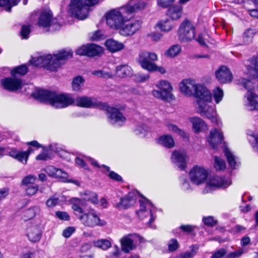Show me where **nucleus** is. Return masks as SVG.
I'll use <instances>...</instances> for the list:
<instances>
[{
    "label": "nucleus",
    "mask_w": 258,
    "mask_h": 258,
    "mask_svg": "<svg viewBox=\"0 0 258 258\" xmlns=\"http://www.w3.org/2000/svg\"><path fill=\"white\" fill-rule=\"evenodd\" d=\"M81 197L82 199L85 201H89L93 204H97L98 200L96 193L90 191H85L81 193Z\"/></svg>",
    "instance_id": "nucleus-35"
},
{
    "label": "nucleus",
    "mask_w": 258,
    "mask_h": 258,
    "mask_svg": "<svg viewBox=\"0 0 258 258\" xmlns=\"http://www.w3.org/2000/svg\"><path fill=\"white\" fill-rule=\"evenodd\" d=\"M209 172L208 170L200 166H195L189 173L191 181L196 185H200L205 182L207 178Z\"/></svg>",
    "instance_id": "nucleus-13"
},
{
    "label": "nucleus",
    "mask_w": 258,
    "mask_h": 258,
    "mask_svg": "<svg viewBox=\"0 0 258 258\" xmlns=\"http://www.w3.org/2000/svg\"><path fill=\"white\" fill-rule=\"evenodd\" d=\"M165 126L168 131L176 134L181 137L184 138L186 137L185 133L175 124L168 122L166 124Z\"/></svg>",
    "instance_id": "nucleus-39"
},
{
    "label": "nucleus",
    "mask_w": 258,
    "mask_h": 258,
    "mask_svg": "<svg viewBox=\"0 0 258 258\" xmlns=\"http://www.w3.org/2000/svg\"><path fill=\"white\" fill-rule=\"evenodd\" d=\"M156 27L162 32H168L174 27L173 22L168 18L160 20L156 24Z\"/></svg>",
    "instance_id": "nucleus-29"
},
{
    "label": "nucleus",
    "mask_w": 258,
    "mask_h": 258,
    "mask_svg": "<svg viewBox=\"0 0 258 258\" xmlns=\"http://www.w3.org/2000/svg\"><path fill=\"white\" fill-rule=\"evenodd\" d=\"M190 248L191 251L181 253L178 255V258H192L197 253V250L199 247L196 245H192Z\"/></svg>",
    "instance_id": "nucleus-45"
},
{
    "label": "nucleus",
    "mask_w": 258,
    "mask_h": 258,
    "mask_svg": "<svg viewBox=\"0 0 258 258\" xmlns=\"http://www.w3.org/2000/svg\"><path fill=\"white\" fill-rule=\"evenodd\" d=\"M92 74L94 76L104 79H110L114 77L112 72L105 67L101 70L93 71Z\"/></svg>",
    "instance_id": "nucleus-34"
},
{
    "label": "nucleus",
    "mask_w": 258,
    "mask_h": 258,
    "mask_svg": "<svg viewBox=\"0 0 258 258\" xmlns=\"http://www.w3.org/2000/svg\"><path fill=\"white\" fill-rule=\"evenodd\" d=\"M135 235H128L123 237L120 240L121 249L123 251L128 253L135 248L136 245L134 243Z\"/></svg>",
    "instance_id": "nucleus-24"
},
{
    "label": "nucleus",
    "mask_w": 258,
    "mask_h": 258,
    "mask_svg": "<svg viewBox=\"0 0 258 258\" xmlns=\"http://www.w3.org/2000/svg\"><path fill=\"white\" fill-rule=\"evenodd\" d=\"M26 235L29 240L32 242H36L41 237V232L39 227L36 225L31 226L27 228Z\"/></svg>",
    "instance_id": "nucleus-25"
},
{
    "label": "nucleus",
    "mask_w": 258,
    "mask_h": 258,
    "mask_svg": "<svg viewBox=\"0 0 258 258\" xmlns=\"http://www.w3.org/2000/svg\"><path fill=\"white\" fill-rule=\"evenodd\" d=\"M214 167L217 170H222L226 168L225 161L221 158L215 156L214 158Z\"/></svg>",
    "instance_id": "nucleus-48"
},
{
    "label": "nucleus",
    "mask_w": 258,
    "mask_h": 258,
    "mask_svg": "<svg viewBox=\"0 0 258 258\" xmlns=\"http://www.w3.org/2000/svg\"><path fill=\"white\" fill-rule=\"evenodd\" d=\"M1 83L4 89L11 92H16L24 85L23 81L16 76L5 78L1 80Z\"/></svg>",
    "instance_id": "nucleus-14"
},
{
    "label": "nucleus",
    "mask_w": 258,
    "mask_h": 258,
    "mask_svg": "<svg viewBox=\"0 0 258 258\" xmlns=\"http://www.w3.org/2000/svg\"><path fill=\"white\" fill-rule=\"evenodd\" d=\"M75 229L73 227H69L65 229L62 232V235L66 238H69L75 231Z\"/></svg>",
    "instance_id": "nucleus-61"
},
{
    "label": "nucleus",
    "mask_w": 258,
    "mask_h": 258,
    "mask_svg": "<svg viewBox=\"0 0 258 258\" xmlns=\"http://www.w3.org/2000/svg\"><path fill=\"white\" fill-rule=\"evenodd\" d=\"M207 35L205 34H201L199 35L198 38L197 39V41L198 43L203 46H207Z\"/></svg>",
    "instance_id": "nucleus-59"
},
{
    "label": "nucleus",
    "mask_w": 258,
    "mask_h": 258,
    "mask_svg": "<svg viewBox=\"0 0 258 258\" xmlns=\"http://www.w3.org/2000/svg\"><path fill=\"white\" fill-rule=\"evenodd\" d=\"M188 157L183 150H176L172 152L171 160L180 169L183 170L186 165Z\"/></svg>",
    "instance_id": "nucleus-18"
},
{
    "label": "nucleus",
    "mask_w": 258,
    "mask_h": 258,
    "mask_svg": "<svg viewBox=\"0 0 258 258\" xmlns=\"http://www.w3.org/2000/svg\"><path fill=\"white\" fill-rule=\"evenodd\" d=\"M213 95L215 102L219 104L223 98V91L220 87H216L213 90Z\"/></svg>",
    "instance_id": "nucleus-46"
},
{
    "label": "nucleus",
    "mask_w": 258,
    "mask_h": 258,
    "mask_svg": "<svg viewBox=\"0 0 258 258\" xmlns=\"http://www.w3.org/2000/svg\"><path fill=\"white\" fill-rule=\"evenodd\" d=\"M20 0H0V7L5 8V10L10 12L11 8L16 6Z\"/></svg>",
    "instance_id": "nucleus-40"
},
{
    "label": "nucleus",
    "mask_w": 258,
    "mask_h": 258,
    "mask_svg": "<svg viewBox=\"0 0 258 258\" xmlns=\"http://www.w3.org/2000/svg\"><path fill=\"white\" fill-rule=\"evenodd\" d=\"M207 140L210 145L215 149L218 144L222 143L223 136L220 131L216 128H213L211 130Z\"/></svg>",
    "instance_id": "nucleus-21"
},
{
    "label": "nucleus",
    "mask_w": 258,
    "mask_h": 258,
    "mask_svg": "<svg viewBox=\"0 0 258 258\" xmlns=\"http://www.w3.org/2000/svg\"><path fill=\"white\" fill-rule=\"evenodd\" d=\"M179 246L177 240L175 239H171L168 244V249L170 252L176 250Z\"/></svg>",
    "instance_id": "nucleus-50"
},
{
    "label": "nucleus",
    "mask_w": 258,
    "mask_h": 258,
    "mask_svg": "<svg viewBox=\"0 0 258 258\" xmlns=\"http://www.w3.org/2000/svg\"><path fill=\"white\" fill-rule=\"evenodd\" d=\"M39 186L38 185L28 186L25 189L26 194L28 196H32L35 195L38 191Z\"/></svg>",
    "instance_id": "nucleus-54"
},
{
    "label": "nucleus",
    "mask_w": 258,
    "mask_h": 258,
    "mask_svg": "<svg viewBox=\"0 0 258 258\" xmlns=\"http://www.w3.org/2000/svg\"><path fill=\"white\" fill-rule=\"evenodd\" d=\"M243 253V251L242 249H240L230 253L227 255L226 258H236L240 256Z\"/></svg>",
    "instance_id": "nucleus-64"
},
{
    "label": "nucleus",
    "mask_w": 258,
    "mask_h": 258,
    "mask_svg": "<svg viewBox=\"0 0 258 258\" xmlns=\"http://www.w3.org/2000/svg\"><path fill=\"white\" fill-rule=\"evenodd\" d=\"M140 209L137 212L139 218L144 220L145 218L149 217V223L151 224L154 221V218L152 212V204L147 199H144L140 201Z\"/></svg>",
    "instance_id": "nucleus-17"
},
{
    "label": "nucleus",
    "mask_w": 258,
    "mask_h": 258,
    "mask_svg": "<svg viewBox=\"0 0 258 258\" xmlns=\"http://www.w3.org/2000/svg\"><path fill=\"white\" fill-rule=\"evenodd\" d=\"M105 45L107 49L112 52H117L124 48V45L122 43L112 39L107 40L105 42Z\"/></svg>",
    "instance_id": "nucleus-31"
},
{
    "label": "nucleus",
    "mask_w": 258,
    "mask_h": 258,
    "mask_svg": "<svg viewBox=\"0 0 258 258\" xmlns=\"http://www.w3.org/2000/svg\"><path fill=\"white\" fill-rule=\"evenodd\" d=\"M146 3L144 2H139L137 3L132 5L131 4L126 5L127 10H130V14H132L138 10H142L146 6Z\"/></svg>",
    "instance_id": "nucleus-41"
},
{
    "label": "nucleus",
    "mask_w": 258,
    "mask_h": 258,
    "mask_svg": "<svg viewBox=\"0 0 258 258\" xmlns=\"http://www.w3.org/2000/svg\"><path fill=\"white\" fill-rule=\"evenodd\" d=\"M94 244L95 246L103 250L107 249L111 245V243L109 240L103 239L94 241Z\"/></svg>",
    "instance_id": "nucleus-42"
},
{
    "label": "nucleus",
    "mask_w": 258,
    "mask_h": 258,
    "mask_svg": "<svg viewBox=\"0 0 258 258\" xmlns=\"http://www.w3.org/2000/svg\"><path fill=\"white\" fill-rule=\"evenodd\" d=\"M182 11V7L181 6L175 5L168 8L166 15L173 21L178 20L181 17Z\"/></svg>",
    "instance_id": "nucleus-26"
},
{
    "label": "nucleus",
    "mask_w": 258,
    "mask_h": 258,
    "mask_svg": "<svg viewBox=\"0 0 258 258\" xmlns=\"http://www.w3.org/2000/svg\"><path fill=\"white\" fill-rule=\"evenodd\" d=\"M152 41H159L162 38V34L160 33L152 32L148 35Z\"/></svg>",
    "instance_id": "nucleus-58"
},
{
    "label": "nucleus",
    "mask_w": 258,
    "mask_h": 258,
    "mask_svg": "<svg viewBox=\"0 0 258 258\" xmlns=\"http://www.w3.org/2000/svg\"><path fill=\"white\" fill-rule=\"evenodd\" d=\"M72 208L74 211L79 214H83L84 211L81 206L83 205V202L82 200L74 198L71 199Z\"/></svg>",
    "instance_id": "nucleus-36"
},
{
    "label": "nucleus",
    "mask_w": 258,
    "mask_h": 258,
    "mask_svg": "<svg viewBox=\"0 0 258 258\" xmlns=\"http://www.w3.org/2000/svg\"><path fill=\"white\" fill-rule=\"evenodd\" d=\"M39 212V208L37 206L30 208L23 212V217L25 220L33 218Z\"/></svg>",
    "instance_id": "nucleus-37"
},
{
    "label": "nucleus",
    "mask_w": 258,
    "mask_h": 258,
    "mask_svg": "<svg viewBox=\"0 0 258 258\" xmlns=\"http://www.w3.org/2000/svg\"><path fill=\"white\" fill-rule=\"evenodd\" d=\"M66 201V198L62 195L55 194L46 201V204L47 207L52 208Z\"/></svg>",
    "instance_id": "nucleus-33"
},
{
    "label": "nucleus",
    "mask_w": 258,
    "mask_h": 258,
    "mask_svg": "<svg viewBox=\"0 0 258 258\" xmlns=\"http://www.w3.org/2000/svg\"><path fill=\"white\" fill-rule=\"evenodd\" d=\"M36 180V177L32 175H29L25 177L22 180V184L28 186L29 184H34Z\"/></svg>",
    "instance_id": "nucleus-51"
},
{
    "label": "nucleus",
    "mask_w": 258,
    "mask_h": 258,
    "mask_svg": "<svg viewBox=\"0 0 258 258\" xmlns=\"http://www.w3.org/2000/svg\"><path fill=\"white\" fill-rule=\"evenodd\" d=\"M157 59L158 56L155 53L143 51L139 55L138 62L143 69L149 71L154 68L153 61Z\"/></svg>",
    "instance_id": "nucleus-12"
},
{
    "label": "nucleus",
    "mask_w": 258,
    "mask_h": 258,
    "mask_svg": "<svg viewBox=\"0 0 258 258\" xmlns=\"http://www.w3.org/2000/svg\"><path fill=\"white\" fill-rule=\"evenodd\" d=\"M231 184V181L229 179L219 176H214L207 180L206 186L204 191L205 193L211 192L220 188H226Z\"/></svg>",
    "instance_id": "nucleus-10"
},
{
    "label": "nucleus",
    "mask_w": 258,
    "mask_h": 258,
    "mask_svg": "<svg viewBox=\"0 0 258 258\" xmlns=\"http://www.w3.org/2000/svg\"><path fill=\"white\" fill-rule=\"evenodd\" d=\"M174 1L175 0H157V3L162 8H166L170 6Z\"/></svg>",
    "instance_id": "nucleus-55"
},
{
    "label": "nucleus",
    "mask_w": 258,
    "mask_h": 258,
    "mask_svg": "<svg viewBox=\"0 0 258 258\" xmlns=\"http://www.w3.org/2000/svg\"><path fill=\"white\" fill-rule=\"evenodd\" d=\"M203 221L205 224L209 226H213L217 223L216 221H215L212 216L204 217L203 219Z\"/></svg>",
    "instance_id": "nucleus-56"
},
{
    "label": "nucleus",
    "mask_w": 258,
    "mask_h": 258,
    "mask_svg": "<svg viewBox=\"0 0 258 258\" xmlns=\"http://www.w3.org/2000/svg\"><path fill=\"white\" fill-rule=\"evenodd\" d=\"M189 120L192 124V130L195 133L198 134L208 131V126L202 118L199 117H192Z\"/></svg>",
    "instance_id": "nucleus-23"
},
{
    "label": "nucleus",
    "mask_w": 258,
    "mask_h": 258,
    "mask_svg": "<svg viewBox=\"0 0 258 258\" xmlns=\"http://www.w3.org/2000/svg\"><path fill=\"white\" fill-rule=\"evenodd\" d=\"M148 131V127L145 125H142L141 126H137L135 130L137 135L144 134V133Z\"/></svg>",
    "instance_id": "nucleus-62"
},
{
    "label": "nucleus",
    "mask_w": 258,
    "mask_h": 258,
    "mask_svg": "<svg viewBox=\"0 0 258 258\" xmlns=\"http://www.w3.org/2000/svg\"><path fill=\"white\" fill-rule=\"evenodd\" d=\"M56 216L59 219L63 220H69L70 219L69 215L67 212L57 211L55 213Z\"/></svg>",
    "instance_id": "nucleus-60"
},
{
    "label": "nucleus",
    "mask_w": 258,
    "mask_h": 258,
    "mask_svg": "<svg viewBox=\"0 0 258 258\" xmlns=\"http://www.w3.org/2000/svg\"><path fill=\"white\" fill-rule=\"evenodd\" d=\"M226 252L227 251L225 249L221 248L215 252L211 258H221L226 254Z\"/></svg>",
    "instance_id": "nucleus-57"
},
{
    "label": "nucleus",
    "mask_w": 258,
    "mask_h": 258,
    "mask_svg": "<svg viewBox=\"0 0 258 258\" xmlns=\"http://www.w3.org/2000/svg\"><path fill=\"white\" fill-rule=\"evenodd\" d=\"M155 86L158 90L154 89L152 91V95L154 97L167 102L175 100L172 93L173 88L169 82L162 80L158 82Z\"/></svg>",
    "instance_id": "nucleus-6"
},
{
    "label": "nucleus",
    "mask_w": 258,
    "mask_h": 258,
    "mask_svg": "<svg viewBox=\"0 0 258 258\" xmlns=\"http://www.w3.org/2000/svg\"><path fill=\"white\" fill-rule=\"evenodd\" d=\"M248 139L253 149L258 152V134L249 135Z\"/></svg>",
    "instance_id": "nucleus-47"
},
{
    "label": "nucleus",
    "mask_w": 258,
    "mask_h": 258,
    "mask_svg": "<svg viewBox=\"0 0 258 258\" xmlns=\"http://www.w3.org/2000/svg\"><path fill=\"white\" fill-rule=\"evenodd\" d=\"M31 28L30 25H23L20 32L21 36L23 39H27L29 37Z\"/></svg>",
    "instance_id": "nucleus-53"
},
{
    "label": "nucleus",
    "mask_w": 258,
    "mask_h": 258,
    "mask_svg": "<svg viewBox=\"0 0 258 258\" xmlns=\"http://www.w3.org/2000/svg\"><path fill=\"white\" fill-rule=\"evenodd\" d=\"M130 11L126 5L118 9L111 10L106 15L107 24L111 28L119 29L122 24L128 20Z\"/></svg>",
    "instance_id": "nucleus-5"
},
{
    "label": "nucleus",
    "mask_w": 258,
    "mask_h": 258,
    "mask_svg": "<svg viewBox=\"0 0 258 258\" xmlns=\"http://www.w3.org/2000/svg\"><path fill=\"white\" fill-rule=\"evenodd\" d=\"M115 71L116 75L120 78L130 77L133 74L132 68L127 64H121L117 66Z\"/></svg>",
    "instance_id": "nucleus-28"
},
{
    "label": "nucleus",
    "mask_w": 258,
    "mask_h": 258,
    "mask_svg": "<svg viewBox=\"0 0 258 258\" xmlns=\"http://www.w3.org/2000/svg\"><path fill=\"white\" fill-rule=\"evenodd\" d=\"M102 166L105 168V169L107 172H109V173L108 174V176L111 179H113L116 181H117L122 180V178L119 175H118V174H117L116 173H115L113 171L109 172V168L108 167H107L105 165H103Z\"/></svg>",
    "instance_id": "nucleus-52"
},
{
    "label": "nucleus",
    "mask_w": 258,
    "mask_h": 258,
    "mask_svg": "<svg viewBox=\"0 0 258 258\" xmlns=\"http://www.w3.org/2000/svg\"><path fill=\"white\" fill-rule=\"evenodd\" d=\"M85 80L84 78L80 76L75 77L72 83V87L73 90L75 91H79L81 90V88L83 86Z\"/></svg>",
    "instance_id": "nucleus-38"
},
{
    "label": "nucleus",
    "mask_w": 258,
    "mask_h": 258,
    "mask_svg": "<svg viewBox=\"0 0 258 258\" xmlns=\"http://www.w3.org/2000/svg\"><path fill=\"white\" fill-rule=\"evenodd\" d=\"M178 38L182 42L191 41L195 36V28L191 22L187 20L183 21L178 30Z\"/></svg>",
    "instance_id": "nucleus-11"
},
{
    "label": "nucleus",
    "mask_w": 258,
    "mask_h": 258,
    "mask_svg": "<svg viewBox=\"0 0 258 258\" xmlns=\"http://www.w3.org/2000/svg\"><path fill=\"white\" fill-rule=\"evenodd\" d=\"M79 219L83 225L89 227L103 226L106 224V221L101 220L97 212L92 209L87 210V212L80 216Z\"/></svg>",
    "instance_id": "nucleus-8"
},
{
    "label": "nucleus",
    "mask_w": 258,
    "mask_h": 258,
    "mask_svg": "<svg viewBox=\"0 0 258 258\" xmlns=\"http://www.w3.org/2000/svg\"><path fill=\"white\" fill-rule=\"evenodd\" d=\"M34 150L30 148L27 151H19L16 149H12L9 152V155L13 158L26 164L29 155L33 153Z\"/></svg>",
    "instance_id": "nucleus-22"
},
{
    "label": "nucleus",
    "mask_w": 258,
    "mask_h": 258,
    "mask_svg": "<svg viewBox=\"0 0 258 258\" xmlns=\"http://www.w3.org/2000/svg\"><path fill=\"white\" fill-rule=\"evenodd\" d=\"M181 51V47L177 44L171 46L165 52V54L169 57H174Z\"/></svg>",
    "instance_id": "nucleus-44"
},
{
    "label": "nucleus",
    "mask_w": 258,
    "mask_h": 258,
    "mask_svg": "<svg viewBox=\"0 0 258 258\" xmlns=\"http://www.w3.org/2000/svg\"><path fill=\"white\" fill-rule=\"evenodd\" d=\"M157 141L159 144L167 148H172L175 145L172 137L169 135H163L160 137Z\"/></svg>",
    "instance_id": "nucleus-32"
},
{
    "label": "nucleus",
    "mask_w": 258,
    "mask_h": 258,
    "mask_svg": "<svg viewBox=\"0 0 258 258\" xmlns=\"http://www.w3.org/2000/svg\"><path fill=\"white\" fill-rule=\"evenodd\" d=\"M28 71L27 67L26 65L23 64L17 67L14 69L11 72V75L12 76H16L17 75L23 76L27 73Z\"/></svg>",
    "instance_id": "nucleus-43"
},
{
    "label": "nucleus",
    "mask_w": 258,
    "mask_h": 258,
    "mask_svg": "<svg viewBox=\"0 0 258 258\" xmlns=\"http://www.w3.org/2000/svg\"><path fill=\"white\" fill-rule=\"evenodd\" d=\"M38 25L44 28H49L47 30L50 31L60 28L57 20L52 18V14L50 10H45L41 12L38 19Z\"/></svg>",
    "instance_id": "nucleus-9"
},
{
    "label": "nucleus",
    "mask_w": 258,
    "mask_h": 258,
    "mask_svg": "<svg viewBox=\"0 0 258 258\" xmlns=\"http://www.w3.org/2000/svg\"><path fill=\"white\" fill-rule=\"evenodd\" d=\"M103 52V48L95 44H87L78 48L76 52L80 55H86L90 57L99 55Z\"/></svg>",
    "instance_id": "nucleus-15"
},
{
    "label": "nucleus",
    "mask_w": 258,
    "mask_h": 258,
    "mask_svg": "<svg viewBox=\"0 0 258 258\" xmlns=\"http://www.w3.org/2000/svg\"><path fill=\"white\" fill-rule=\"evenodd\" d=\"M32 96L40 101L47 103L55 108H66L75 103V100L70 94H58L48 90H38L32 94ZM75 102L76 105L82 107H96L105 109L108 121L111 124L121 126L126 121L125 117L118 109L108 106L106 104L97 103L94 99L83 96L78 97Z\"/></svg>",
    "instance_id": "nucleus-1"
},
{
    "label": "nucleus",
    "mask_w": 258,
    "mask_h": 258,
    "mask_svg": "<svg viewBox=\"0 0 258 258\" xmlns=\"http://www.w3.org/2000/svg\"><path fill=\"white\" fill-rule=\"evenodd\" d=\"M142 22L140 20H134L127 24H123L119 28V33L123 36H131L141 29Z\"/></svg>",
    "instance_id": "nucleus-16"
},
{
    "label": "nucleus",
    "mask_w": 258,
    "mask_h": 258,
    "mask_svg": "<svg viewBox=\"0 0 258 258\" xmlns=\"http://www.w3.org/2000/svg\"><path fill=\"white\" fill-rule=\"evenodd\" d=\"M247 74L250 77V79L241 78L237 80V84L243 86L247 90L245 95L246 99L245 105L250 110H258V95L255 94L253 91L256 83L253 81V78H258V70L251 67H247Z\"/></svg>",
    "instance_id": "nucleus-3"
},
{
    "label": "nucleus",
    "mask_w": 258,
    "mask_h": 258,
    "mask_svg": "<svg viewBox=\"0 0 258 258\" xmlns=\"http://www.w3.org/2000/svg\"><path fill=\"white\" fill-rule=\"evenodd\" d=\"M149 78L148 75L138 74L136 76L135 80L139 82H144Z\"/></svg>",
    "instance_id": "nucleus-63"
},
{
    "label": "nucleus",
    "mask_w": 258,
    "mask_h": 258,
    "mask_svg": "<svg viewBox=\"0 0 258 258\" xmlns=\"http://www.w3.org/2000/svg\"><path fill=\"white\" fill-rule=\"evenodd\" d=\"M179 89L184 95L198 98L197 110L199 114L218 125L221 124V119L217 114L216 107L208 104V103L212 101V96L206 87L197 83L194 80L186 79L179 83Z\"/></svg>",
    "instance_id": "nucleus-2"
},
{
    "label": "nucleus",
    "mask_w": 258,
    "mask_h": 258,
    "mask_svg": "<svg viewBox=\"0 0 258 258\" xmlns=\"http://www.w3.org/2000/svg\"><path fill=\"white\" fill-rule=\"evenodd\" d=\"M89 8L83 0H71L69 12L72 15L79 20H84L87 18Z\"/></svg>",
    "instance_id": "nucleus-7"
},
{
    "label": "nucleus",
    "mask_w": 258,
    "mask_h": 258,
    "mask_svg": "<svg viewBox=\"0 0 258 258\" xmlns=\"http://www.w3.org/2000/svg\"><path fill=\"white\" fill-rule=\"evenodd\" d=\"M137 191L130 192L124 198L121 199L120 206L123 208H127L133 205L137 200Z\"/></svg>",
    "instance_id": "nucleus-27"
},
{
    "label": "nucleus",
    "mask_w": 258,
    "mask_h": 258,
    "mask_svg": "<svg viewBox=\"0 0 258 258\" xmlns=\"http://www.w3.org/2000/svg\"><path fill=\"white\" fill-rule=\"evenodd\" d=\"M255 31L252 29H248L243 34V39L244 42L248 43L250 42L255 34Z\"/></svg>",
    "instance_id": "nucleus-49"
},
{
    "label": "nucleus",
    "mask_w": 258,
    "mask_h": 258,
    "mask_svg": "<svg viewBox=\"0 0 258 258\" xmlns=\"http://www.w3.org/2000/svg\"><path fill=\"white\" fill-rule=\"evenodd\" d=\"M72 56V51L62 50L53 55L46 54L34 57L30 60V63L37 67H46L54 71L62 64L63 61L71 58Z\"/></svg>",
    "instance_id": "nucleus-4"
},
{
    "label": "nucleus",
    "mask_w": 258,
    "mask_h": 258,
    "mask_svg": "<svg viewBox=\"0 0 258 258\" xmlns=\"http://www.w3.org/2000/svg\"><path fill=\"white\" fill-rule=\"evenodd\" d=\"M224 152L230 168L236 169L239 164L237 157L227 148H225Z\"/></svg>",
    "instance_id": "nucleus-30"
},
{
    "label": "nucleus",
    "mask_w": 258,
    "mask_h": 258,
    "mask_svg": "<svg viewBox=\"0 0 258 258\" xmlns=\"http://www.w3.org/2000/svg\"><path fill=\"white\" fill-rule=\"evenodd\" d=\"M215 75L218 81L223 84L229 83L233 79L232 73L224 66L220 67L215 72Z\"/></svg>",
    "instance_id": "nucleus-19"
},
{
    "label": "nucleus",
    "mask_w": 258,
    "mask_h": 258,
    "mask_svg": "<svg viewBox=\"0 0 258 258\" xmlns=\"http://www.w3.org/2000/svg\"><path fill=\"white\" fill-rule=\"evenodd\" d=\"M45 170L49 176L58 178L62 182H69L67 180L68 174L61 169L56 168L52 166H49L45 168Z\"/></svg>",
    "instance_id": "nucleus-20"
}]
</instances>
